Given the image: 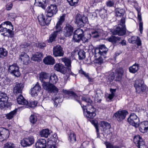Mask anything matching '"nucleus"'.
I'll return each mask as SVG.
<instances>
[{"label":"nucleus","instance_id":"obj_26","mask_svg":"<svg viewBox=\"0 0 148 148\" xmlns=\"http://www.w3.org/2000/svg\"><path fill=\"white\" fill-rule=\"evenodd\" d=\"M34 142V139H23L21 144L23 147H27L32 145Z\"/></svg>","mask_w":148,"mask_h":148},{"label":"nucleus","instance_id":"obj_33","mask_svg":"<svg viewBox=\"0 0 148 148\" xmlns=\"http://www.w3.org/2000/svg\"><path fill=\"white\" fill-rule=\"evenodd\" d=\"M58 80L57 77L54 73L50 74V77L49 79L48 82L53 85L57 83Z\"/></svg>","mask_w":148,"mask_h":148},{"label":"nucleus","instance_id":"obj_34","mask_svg":"<svg viewBox=\"0 0 148 148\" xmlns=\"http://www.w3.org/2000/svg\"><path fill=\"white\" fill-rule=\"evenodd\" d=\"M100 125V127H101L100 129L102 131H104L110 128V124L106 122L102 121L101 122Z\"/></svg>","mask_w":148,"mask_h":148},{"label":"nucleus","instance_id":"obj_32","mask_svg":"<svg viewBox=\"0 0 148 148\" xmlns=\"http://www.w3.org/2000/svg\"><path fill=\"white\" fill-rule=\"evenodd\" d=\"M42 54L41 53L37 52L32 58V60L35 61L39 62L43 57Z\"/></svg>","mask_w":148,"mask_h":148},{"label":"nucleus","instance_id":"obj_56","mask_svg":"<svg viewBox=\"0 0 148 148\" xmlns=\"http://www.w3.org/2000/svg\"><path fill=\"white\" fill-rule=\"evenodd\" d=\"M37 103L36 101H31L29 103L27 104L28 105V106L32 108H34L37 105Z\"/></svg>","mask_w":148,"mask_h":148},{"label":"nucleus","instance_id":"obj_57","mask_svg":"<svg viewBox=\"0 0 148 148\" xmlns=\"http://www.w3.org/2000/svg\"><path fill=\"white\" fill-rule=\"evenodd\" d=\"M132 5L134 6L136 10L137 11V18L139 19V8L138 3L136 2L132 3Z\"/></svg>","mask_w":148,"mask_h":148},{"label":"nucleus","instance_id":"obj_43","mask_svg":"<svg viewBox=\"0 0 148 148\" xmlns=\"http://www.w3.org/2000/svg\"><path fill=\"white\" fill-rule=\"evenodd\" d=\"M8 99L6 93L0 92V100L7 102Z\"/></svg>","mask_w":148,"mask_h":148},{"label":"nucleus","instance_id":"obj_21","mask_svg":"<svg viewBox=\"0 0 148 148\" xmlns=\"http://www.w3.org/2000/svg\"><path fill=\"white\" fill-rule=\"evenodd\" d=\"M19 60L23 61V64H27L29 62V58L28 56L25 52L21 53L19 58Z\"/></svg>","mask_w":148,"mask_h":148},{"label":"nucleus","instance_id":"obj_27","mask_svg":"<svg viewBox=\"0 0 148 148\" xmlns=\"http://www.w3.org/2000/svg\"><path fill=\"white\" fill-rule=\"evenodd\" d=\"M44 62L46 64L53 65L55 63V60L50 56L45 58L43 60Z\"/></svg>","mask_w":148,"mask_h":148},{"label":"nucleus","instance_id":"obj_9","mask_svg":"<svg viewBox=\"0 0 148 148\" xmlns=\"http://www.w3.org/2000/svg\"><path fill=\"white\" fill-rule=\"evenodd\" d=\"M128 114L126 110H119L114 113V116L118 121L121 122L125 118Z\"/></svg>","mask_w":148,"mask_h":148},{"label":"nucleus","instance_id":"obj_37","mask_svg":"<svg viewBox=\"0 0 148 148\" xmlns=\"http://www.w3.org/2000/svg\"><path fill=\"white\" fill-rule=\"evenodd\" d=\"M17 111V110L16 109L7 114L6 115L7 119L9 120L12 119L16 115Z\"/></svg>","mask_w":148,"mask_h":148},{"label":"nucleus","instance_id":"obj_11","mask_svg":"<svg viewBox=\"0 0 148 148\" xmlns=\"http://www.w3.org/2000/svg\"><path fill=\"white\" fill-rule=\"evenodd\" d=\"M138 117L134 113L131 114L130 116L127 119L128 122L131 125L134 126L135 127H137L139 126V119H137Z\"/></svg>","mask_w":148,"mask_h":148},{"label":"nucleus","instance_id":"obj_39","mask_svg":"<svg viewBox=\"0 0 148 148\" xmlns=\"http://www.w3.org/2000/svg\"><path fill=\"white\" fill-rule=\"evenodd\" d=\"M91 37L90 34H87L84 35V34L81 38V41L82 40L83 43L88 42L89 39Z\"/></svg>","mask_w":148,"mask_h":148},{"label":"nucleus","instance_id":"obj_38","mask_svg":"<svg viewBox=\"0 0 148 148\" xmlns=\"http://www.w3.org/2000/svg\"><path fill=\"white\" fill-rule=\"evenodd\" d=\"M8 52L5 49L3 48H0V58L3 59L6 57Z\"/></svg>","mask_w":148,"mask_h":148},{"label":"nucleus","instance_id":"obj_61","mask_svg":"<svg viewBox=\"0 0 148 148\" xmlns=\"http://www.w3.org/2000/svg\"><path fill=\"white\" fill-rule=\"evenodd\" d=\"M13 4L12 3H10L6 5V9L7 10H11Z\"/></svg>","mask_w":148,"mask_h":148},{"label":"nucleus","instance_id":"obj_53","mask_svg":"<svg viewBox=\"0 0 148 148\" xmlns=\"http://www.w3.org/2000/svg\"><path fill=\"white\" fill-rule=\"evenodd\" d=\"M79 0H71L67 1L69 4L71 6H76Z\"/></svg>","mask_w":148,"mask_h":148},{"label":"nucleus","instance_id":"obj_63","mask_svg":"<svg viewBox=\"0 0 148 148\" xmlns=\"http://www.w3.org/2000/svg\"><path fill=\"white\" fill-rule=\"evenodd\" d=\"M70 139H76V136L75 134L73 132H71L69 136Z\"/></svg>","mask_w":148,"mask_h":148},{"label":"nucleus","instance_id":"obj_49","mask_svg":"<svg viewBox=\"0 0 148 148\" xmlns=\"http://www.w3.org/2000/svg\"><path fill=\"white\" fill-rule=\"evenodd\" d=\"M14 144L11 142H8L4 145L3 148H14Z\"/></svg>","mask_w":148,"mask_h":148},{"label":"nucleus","instance_id":"obj_18","mask_svg":"<svg viewBox=\"0 0 148 148\" xmlns=\"http://www.w3.org/2000/svg\"><path fill=\"white\" fill-rule=\"evenodd\" d=\"M140 86L139 85V94L141 95H146L147 92L148 91V88L144 84V81L142 80H140Z\"/></svg>","mask_w":148,"mask_h":148},{"label":"nucleus","instance_id":"obj_41","mask_svg":"<svg viewBox=\"0 0 148 148\" xmlns=\"http://www.w3.org/2000/svg\"><path fill=\"white\" fill-rule=\"evenodd\" d=\"M138 64H135L129 68V70L130 72L134 73L138 70Z\"/></svg>","mask_w":148,"mask_h":148},{"label":"nucleus","instance_id":"obj_46","mask_svg":"<svg viewBox=\"0 0 148 148\" xmlns=\"http://www.w3.org/2000/svg\"><path fill=\"white\" fill-rule=\"evenodd\" d=\"M99 13L100 16L102 18H104L107 15L106 10L104 8L100 10Z\"/></svg>","mask_w":148,"mask_h":148},{"label":"nucleus","instance_id":"obj_2","mask_svg":"<svg viewBox=\"0 0 148 148\" xmlns=\"http://www.w3.org/2000/svg\"><path fill=\"white\" fill-rule=\"evenodd\" d=\"M13 27L11 22L6 21L0 25V32H2L1 35L4 36H8L12 38L14 35L12 30Z\"/></svg>","mask_w":148,"mask_h":148},{"label":"nucleus","instance_id":"obj_24","mask_svg":"<svg viewBox=\"0 0 148 148\" xmlns=\"http://www.w3.org/2000/svg\"><path fill=\"white\" fill-rule=\"evenodd\" d=\"M9 135V132L8 130L3 128H0V139L1 138L6 139Z\"/></svg>","mask_w":148,"mask_h":148},{"label":"nucleus","instance_id":"obj_59","mask_svg":"<svg viewBox=\"0 0 148 148\" xmlns=\"http://www.w3.org/2000/svg\"><path fill=\"white\" fill-rule=\"evenodd\" d=\"M63 65L61 64H56L54 66V69L57 71H59Z\"/></svg>","mask_w":148,"mask_h":148},{"label":"nucleus","instance_id":"obj_42","mask_svg":"<svg viewBox=\"0 0 148 148\" xmlns=\"http://www.w3.org/2000/svg\"><path fill=\"white\" fill-rule=\"evenodd\" d=\"M106 146V148H121L120 146L117 145H113L110 143L106 141L104 142L103 143Z\"/></svg>","mask_w":148,"mask_h":148},{"label":"nucleus","instance_id":"obj_51","mask_svg":"<svg viewBox=\"0 0 148 148\" xmlns=\"http://www.w3.org/2000/svg\"><path fill=\"white\" fill-rule=\"evenodd\" d=\"M29 121L30 122L33 124L35 123L37 121L36 116L34 114H32L29 117Z\"/></svg>","mask_w":148,"mask_h":148},{"label":"nucleus","instance_id":"obj_54","mask_svg":"<svg viewBox=\"0 0 148 148\" xmlns=\"http://www.w3.org/2000/svg\"><path fill=\"white\" fill-rule=\"evenodd\" d=\"M115 2L113 0H108L106 2V5L107 7H114Z\"/></svg>","mask_w":148,"mask_h":148},{"label":"nucleus","instance_id":"obj_13","mask_svg":"<svg viewBox=\"0 0 148 148\" xmlns=\"http://www.w3.org/2000/svg\"><path fill=\"white\" fill-rule=\"evenodd\" d=\"M47 16L51 17L55 14L58 11V9L55 5H51L47 8Z\"/></svg>","mask_w":148,"mask_h":148},{"label":"nucleus","instance_id":"obj_10","mask_svg":"<svg viewBox=\"0 0 148 148\" xmlns=\"http://www.w3.org/2000/svg\"><path fill=\"white\" fill-rule=\"evenodd\" d=\"M53 55L56 57L63 56L64 54L62 48L59 45L53 47Z\"/></svg>","mask_w":148,"mask_h":148},{"label":"nucleus","instance_id":"obj_45","mask_svg":"<svg viewBox=\"0 0 148 148\" xmlns=\"http://www.w3.org/2000/svg\"><path fill=\"white\" fill-rule=\"evenodd\" d=\"M142 20L141 15L139 14V32L141 34V36H142V35L143 34V23Z\"/></svg>","mask_w":148,"mask_h":148},{"label":"nucleus","instance_id":"obj_5","mask_svg":"<svg viewBox=\"0 0 148 148\" xmlns=\"http://www.w3.org/2000/svg\"><path fill=\"white\" fill-rule=\"evenodd\" d=\"M43 88L49 93H57L58 88L54 85L48 82H43L42 84Z\"/></svg>","mask_w":148,"mask_h":148},{"label":"nucleus","instance_id":"obj_8","mask_svg":"<svg viewBox=\"0 0 148 148\" xmlns=\"http://www.w3.org/2000/svg\"><path fill=\"white\" fill-rule=\"evenodd\" d=\"M8 71L10 74L16 77H19L20 75L19 67L16 63L13 64L9 66Z\"/></svg>","mask_w":148,"mask_h":148},{"label":"nucleus","instance_id":"obj_6","mask_svg":"<svg viewBox=\"0 0 148 148\" xmlns=\"http://www.w3.org/2000/svg\"><path fill=\"white\" fill-rule=\"evenodd\" d=\"M88 21L87 17L79 14H77L75 17V22L80 27H83Z\"/></svg>","mask_w":148,"mask_h":148},{"label":"nucleus","instance_id":"obj_19","mask_svg":"<svg viewBox=\"0 0 148 148\" xmlns=\"http://www.w3.org/2000/svg\"><path fill=\"white\" fill-rule=\"evenodd\" d=\"M41 90L40 86L38 82H37L34 87L31 89V94L32 96H37Z\"/></svg>","mask_w":148,"mask_h":148},{"label":"nucleus","instance_id":"obj_58","mask_svg":"<svg viewBox=\"0 0 148 148\" xmlns=\"http://www.w3.org/2000/svg\"><path fill=\"white\" fill-rule=\"evenodd\" d=\"M45 19V21L44 22L43 25H44L45 24L46 25H48L50 23V22L51 19V17H47V15L46 16Z\"/></svg>","mask_w":148,"mask_h":148},{"label":"nucleus","instance_id":"obj_17","mask_svg":"<svg viewBox=\"0 0 148 148\" xmlns=\"http://www.w3.org/2000/svg\"><path fill=\"white\" fill-rule=\"evenodd\" d=\"M103 31L102 29L96 28L93 30L90 34L91 37L93 38H98L103 33Z\"/></svg>","mask_w":148,"mask_h":148},{"label":"nucleus","instance_id":"obj_44","mask_svg":"<svg viewBox=\"0 0 148 148\" xmlns=\"http://www.w3.org/2000/svg\"><path fill=\"white\" fill-rule=\"evenodd\" d=\"M79 73L81 74L84 75V76L86 77L88 79L89 82H92L93 81L92 79L89 76L88 74V73H86L82 69L79 70Z\"/></svg>","mask_w":148,"mask_h":148},{"label":"nucleus","instance_id":"obj_40","mask_svg":"<svg viewBox=\"0 0 148 148\" xmlns=\"http://www.w3.org/2000/svg\"><path fill=\"white\" fill-rule=\"evenodd\" d=\"M120 39V38L118 37H116L112 36L107 38L109 42L113 43H115L117 42H119Z\"/></svg>","mask_w":148,"mask_h":148},{"label":"nucleus","instance_id":"obj_35","mask_svg":"<svg viewBox=\"0 0 148 148\" xmlns=\"http://www.w3.org/2000/svg\"><path fill=\"white\" fill-rule=\"evenodd\" d=\"M129 42L133 44H136V47H138L139 46V39L138 37L136 36H133L128 39Z\"/></svg>","mask_w":148,"mask_h":148},{"label":"nucleus","instance_id":"obj_60","mask_svg":"<svg viewBox=\"0 0 148 148\" xmlns=\"http://www.w3.org/2000/svg\"><path fill=\"white\" fill-rule=\"evenodd\" d=\"M67 68L65 67L63 65L62 67L60 69L59 71L62 74H64L67 72Z\"/></svg>","mask_w":148,"mask_h":148},{"label":"nucleus","instance_id":"obj_52","mask_svg":"<svg viewBox=\"0 0 148 148\" xmlns=\"http://www.w3.org/2000/svg\"><path fill=\"white\" fill-rule=\"evenodd\" d=\"M31 46V45L29 43H27L25 42L21 44L20 45L21 48L28 49Z\"/></svg>","mask_w":148,"mask_h":148},{"label":"nucleus","instance_id":"obj_48","mask_svg":"<svg viewBox=\"0 0 148 148\" xmlns=\"http://www.w3.org/2000/svg\"><path fill=\"white\" fill-rule=\"evenodd\" d=\"M47 145L48 146H55L56 142L55 141V139H47Z\"/></svg>","mask_w":148,"mask_h":148},{"label":"nucleus","instance_id":"obj_1","mask_svg":"<svg viewBox=\"0 0 148 148\" xmlns=\"http://www.w3.org/2000/svg\"><path fill=\"white\" fill-rule=\"evenodd\" d=\"M116 16L118 17H122L119 23L115 28L111 30V32L114 35H118L122 36L125 35L126 33V28L125 27V18L123 16L125 13V10L123 9L117 8L115 10Z\"/></svg>","mask_w":148,"mask_h":148},{"label":"nucleus","instance_id":"obj_3","mask_svg":"<svg viewBox=\"0 0 148 148\" xmlns=\"http://www.w3.org/2000/svg\"><path fill=\"white\" fill-rule=\"evenodd\" d=\"M65 15H62L60 17L58 21L57 22L55 28L56 31L53 32L49 36V38L47 41L49 43H51L55 40L56 39L58 34H60L62 32V25L64 21Z\"/></svg>","mask_w":148,"mask_h":148},{"label":"nucleus","instance_id":"obj_20","mask_svg":"<svg viewBox=\"0 0 148 148\" xmlns=\"http://www.w3.org/2000/svg\"><path fill=\"white\" fill-rule=\"evenodd\" d=\"M36 148H46L47 141L46 139H38L35 144Z\"/></svg>","mask_w":148,"mask_h":148},{"label":"nucleus","instance_id":"obj_62","mask_svg":"<svg viewBox=\"0 0 148 148\" xmlns=\"http://www.w3.org/2000/svg\"><path fill=\"white\" fill-rule=\"evenodd\" d=\"M134 87L136 89V91L137 92L139 90V85L138 84V81L137 80L135 81L134 84Z\"/></svg>","mask_w":148,"mask_h":148},{"label":"nucleus","instance_id":"obj_7","mask_svg":"<svg viewBox=\"0 0 148 148\" xmlns=\"http://www.w3.org/2000/svg\"><path fill=\"white\" fill-rule=\"evenodd\" d=\"M108 49L105 45H101L99 48H96L95 50V56L97 57L99 55L103 56L105 58L106 57V53Z\"/></svg>","mask_w":148,"mask_h":148},{"label":"nucleus","instance_id":"obj_25","mask_svg":"<svg viewBox=\"0 0 148 148\" xmlns=\"http://www.w3.org/2000/svg\"><path fill=\"white\" fill-rule=\"evenodd\" d=\"M50 77V74L46 72L41 73L39 75V79L41 82H46L49 80Z\"/></svg>","mask_w":148,"mask_h":148},{"label":"nucleus","instance_id":"obj_50","mask_svg":"<svg viewBox=\"0 0 148 148\" xmlns=\"http://www.w3.org/2000/svg\"><path fill=\"white\" fill-rule=\"evenodd\" d=\"M99 58L96 59L95 60V62L99 64H101L103 62V59L102 58L103 57L100 55H99Z\"/></svg>","mask_w":148,"mask_h":148},{"label":"nucleus","instance_id":"obj_55","mask_svg":"<svg viewBox=\"0 0 148 148\" xmlns=\"http://www.w3.org/2000/svg\"><path fill=\"white\" fill-rule=\"evenodd\" d=\"M39 21L41 23H42L43 24L44 22L45 21V17H44L42 14H40L39 15L38 17Z\"/></svg>","mask_w":148,"mask_h":148},{"label":"nucleus","instance_id":"obj_30","mask_svg":"<svg viewBox=\"0 0 148 148\" xmlns=\"http://www.w3.org/2000/svg\"><path fill=\"white\" fill-rule=\"evenodd\" d=\"M47 0H35V4L43 8H45Z\"/></svg>","mask_w":148,"mask_h":148},{"label":"nucleus","instance_id":"obj_14","mask_svg":"<svg viewBox=\"0 0 148 148\" xmlns=\"http://www.w3.org/2000/svg\"><path fill=\"white\" fill-rule=\"evenodd\" d=\"M73 31V28L70 25L66 24L64 27L63 33L66 37H69L71 35Z\"/></svg>","mask_w":148,"mask_h":148},{"label":"nucleus","instance_id":"obj_16","mask_svg":"<svg viewBox=\"0 0 148 148\" xmlns=\"http://www.w3.org/2000/svg\"><path fill=\"white\" fill-rule=\"evenodd\" d=\"M63 92L64 93L68 95L69 96V97L71 99H75L76 101L79 103V100L80 99L79 96H78L74 92L72 91H69L66 90H63Z\"/></svg>","mask_w":148,"mask_h":148},{"label":"nucleus","instance_id":"obj_31","mask_svg":"<svg viewBox=\"0 0 148 148\" xmlns=\"http://www.w3.org/2000/svg\"><path fill=\"white\" fill-rule=\"evenodd\" d=\"M62 60L65 64L67 69L71 68V59L65 57L62 58Z\"/></svg>","mask_w":148,"mask_h":148},{"label":"nucleus","instance_id":"obj_47","mask_svg":"<svg viewBox=\"0 0 148 148\" xmlns=\"http://www.w3.org/2000/svg\"><path fill=\"white\" fill-rule=\"evenodd\" d=\"M79 59H82L86 57L85 52L82 50H80L78 53Z\"/></svg>","mask_w":148,"mask_h":148},{"label":"nucleus","instance_id":"obj_4","mask_svg":"<svg viewBox=\"0 0 148 148\" xmlns=\"http://www.w3.org/2000/svg\"><path fill=\"white\" fill-rule=\"evenodd\" d=\"M81 99L82 101L81 103L79 102L80 103L82 108L83 109V108L85 109V111L87 110L91 111H95V109L91 104L92 101L90 99L84 97H82Z\"/></svg>","mask_w":148,"mask_h":148},{"label":"nucleus","instance_id":"obj_15","mask_svg":"<svg viewBox=\"0 0 148 148\" xmlns=\"http://www.w3.org/2000/svg\"><path fill=\"white\" fill-rule=\"evenodd\" d=\"M123 73V71L122 69L118 70L115 73H113L112 75L111 79L112 80L115 79V80L116 81H120L121 79Z\"/></svg>","mask_w":148,"mask_h":148},{"label":"nucleus","instance_id":"obj_23","mask_svg":"<svg viewBox=\"0 0 148 148\" xmlns=\"http://www.w3.org/2000/svg\"><path fill=\"white\" fill-rule=\"evenodd\" d=\"M139 130L142 133H145L146 132L148 129V122L144 121L141 122L139 124Z\"/></svg>","mask_w":148,"mask_h":148},{"label":"nucleus","instance_id":"obj_29","mask_svg":"<svg viewBox=\"0 0 148 148\" xmlns=\"http://www.w3.org/2000/svg\"><path fill=\"white\" fill-rule=\"evenodd\" d=\"M17 101L18 103L21 105H27L28 103V101L23 97L21 94L18 96L17 97Z\"/></svg>","mask_w":148,"mask_h":148},{"label":"nucleus","instance_id":"obj_64","mask_svg":"<svg viewBox=\"0 0 148 148\" xmlns=\"http://www.w3.org/2000/svg\"><path fill=\"white\" fill-rule=\"evenodd\" d=\"M6 102L0 100V108H2L5 106V103Z\"/></svg>","mask_w":148,"mask_h":148},{"label":"nucleus","instance_id":"obj_28","mask_svg":"<svg viewBox=\"0 0 148 148\" xmlns=\"http://www.w3.org/2000/svg\"><path fill=\"white\" fill-rule=\"evenodd\" d=\"M23 86L22 84H16L14 88V93H21Z\"/></svg>","mask_w":148,"mask_h":148},{"label":"nucleus","instance_id":"obj_12","mask_svg":"<svg viewBox=\"0 0 148 148\" xmlns=\"http://www.w3.org/2000/svg\"><path fill=\"white\" fill-rule=\"evenodd\" d=\"M84 34L83 29L79 28L75 30L74 32L73 37L74 42L79 43L81 41V38Z\"/></svg>","mask_w":148,"mask_h":148},{"label":"nucleus","instance_id":"obj_22","mask_svg":"<svg viewBox=\"0 0 148 148\" xmlns=\"http://www.w3.org/2000/svg\"><path fill=\"white\" fill-rule=\"evenodd\" d=\"M95 111H86L83 108V111L84 116L86 117L92 119L95 116L96 114L95 112Z\"/></svg>","mask_w":148,"mask_h":148},{"label":"nucleus","instance_id":"obj_36","mask_svg":"<svg viewBox=\"0 0 148 148\" xmlns=\"http://www.w3.org/2000/svg\"><path fill=\"white\" fill-rule=\"evenodd\" d=\"M40 134L42 137L47 138L50 134L49 130L47 129H43L40 132Z\"/></svg>","mask_w":148,"mask_h":148}]
</instances>
